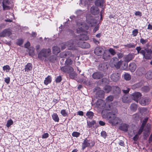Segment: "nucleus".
Returning a JSON list of instances; mask_svg holds the SVG:
<instances>
[{
  "instance_id": "nucleus-45",
  "label": "nucleus",
  "mask_w": 152,
  "mask_h": 152,
  "mask_svg": "<svg viewBox=\"0 0 152 152\" xmlns=\"http://www.w3.org/2000/svg\"><path fill=\"white\" fill-rule=\"evenodd\" d=\"M141 89L142 91L145 92H147L149 91L150 88L148 86H144L142 87Z\"/></svg>"
},
{
  "instance_id": "nucleus-2",
  "label": "nucleus",
  "mask_w": 152,
  "mask_h": 152,
  "mask_svg": "<svg viewBox=\"0 0 152 152\" xmlns=\"http://www.w3.org/2000/svg\"><path fill=\"white\" fill-rule=\"evenodd\" d=\"M51 54L50 48H43L37 52L38 58L41 61H43L45 58H47Z\"/></svg>"
},
{
  "instance_id": "nucleus-32",
  "label": "nucleus",
  "mask_w": 152,
  "mask_h": 152,
  "mask_svg": "<svg viewBox=\"0 0 152 152\" xmlns=\"http://www.w3.org/2000/svg\"><path fill=\"white\" fill-rule=\"evenodd\" d=\"M104 89L106 93H108L112 89V86L107 85L104 87Z\"/></svg>"
},
{
  "instance_id": "nucleus-7",
  "label": "nucleus",
  "mask_w": 152,
  "mask_h": 152,
  "mask_svg": "<svg viewBox=\"0 0 152 152\" xmlns=\"http://www.w3.org/2000/svg\"><path fill=\"white\" fill-rule=\"evenodd\" d=\"M111 79L113 81L116 82L121 78V74L118 72L113 73L111 75Z\"/></svg>"
},
{
  "instance_id": "nucleus-58",
  "label": "nucleus",
  "mask_w": 152,
  "mask_h": 152,
  "mask_svg": "<svg viewBox=\"0 0 152 152\" xmlns=\"http://www.w3.org/2000/svg\"><path fill=\"white\" fill-rule=\"evenodd\" d=\"M101 136L103 138H105L107 136V134L105 131H102L101 132Z\"/></svg>"
},
{
  "instance_id": "nucleus-13",
  "label": "nucleus",
  "mask_w": 152,
  "mask_h": 152,
  "mask_svg": "<svg viewBox=\"0 0 152 152\" xmlns=\"http://www.w3.org/2000/svg\"><path fill=\"white\" fill-rule=\"evenodd\" d=\"M96 105L97 107L100 109H103L106 105L104 101L102 99H99L96 102Z\"/></svg>"
},
{
  "instance_id": "nucleus-17",
  "label": "nucleus",
  "mask_w": 152,
  "mask_h": 152,
  "mask_svg": "<svg viewBox=\"0 0 152 152\" xmlns=\"http://www.w3.org/2000/svg\"><path fill=\"white\" fill-rule=\"evenodd\" d=\"M90 12L93 15H96L99 14V8L97 7L93 6L90 8Z\"/></svg>"
},
{
  "instance_id": "nucleus-37",
  "label": "nucleus",
  "mask_w": 152,
  "mask_h": 152,
  "mask_svg": "<svg viewBox=\"0 0 152 152\" xmlns=\"http://www.w3.org/2000/svg\"><path fill=\"white\" fill-rule=\"evenodd\" d=\"M122 100L123 102L125 103H127L129 102V98L126 95H124L123 96Z\"/></svg>"
},
{
  "instance_id": "nucleus-63",
  "label": "nucleus",
  "mask_w": 152,
  "mask_h": 152,
  "mask_svg": "<svg viewBox=\"0 0 152 152\" xmlns=\"http://www.w3.org/2000/svg\"><path fill=\"white\" fill-rule=\"evenodd\" d=\"M4 81L7 84H9L10 81V77H7V78H5Z\"/></svg>"
},
{
  "instance_id": "nucleus-51",
  "label": "nucleus",
  "mask_w": 152,
  "mask_h": 152,
  "mask_svg": "<svg viewBox=\"0 0 152 152\" xmlns=\"http://www.w3.org/2000/svg\"><path fill=\"white\" fill-rule=\"evenodd\" d=\"M138 29H134L132 31V35L133 37H136L137 36L138 33Z\"/></svg>"
},
{
  "instance_id": "nucleus-57",
  "label": "nucleus",
  "mask_w": 152,
  "mask_h": 152,
  "mask_svg": "<svg viewBox=\"0 0 152 152\" xmlns=\"http://www.w3.org/2000/svg\"><path fill=\"white\" fill-rule=\"evenodd\" d=\"M148 42L147 39H144L142 38H141L140 40V42L142 45L145 44Z\"/></svg>"
},
{
  "instance_id": "nucleus-16",
  "label": "nucleus",
  "mask_w": 152,
  "mask_h": 152,
  "mask_svg": "<svg viewBox=\"0 0 152 152\" xmlns=\"http://www.w3.org/2000/svg\"><path fill=\"white\" fill-rule=\"evenodd\" d=\"M10 3V2L9 0H3L2 7L4 10H8L10 9V7L8 6Z\"/></svg>"
},
{
  "instance_id": "nucleus-62",
  "label": "nucleus",
  "mask_w": 152,
  "mask_h": 152,
  "mask_svg": "<svg viewBox=\"0 0 152 152\" xmlns=\"http://www.w3.org/2000/svg\"><path fill=\"white\" fill-rule=\"evenodd\" d=\"M145 52H146L147 53L152 54V51L151 49L148 48H145Z\"/></svg>"
},
{
  "instance_id": "nucleus-30",
  "label": "nucleus",
  "mask_w": 152,
  "mask_h": 152,
  "mask_svg": "<svg viewBox=\"0 0 152 152\" xmlns=\"http://www.w3.org/2000/svg\"><path fill=\"white\" fill-rule=\"evenodd\" d=\"M105 106L104 108H105V110H112V111L113 110L114 108H113V107L111 104H108L107 103H105ZM115 109H116L115 108Z\"/></svg>"
},
{
  "instance_id": "nucleus-36",
  "label": "nucleus",
  "mask_w": 152,
  "mask_h": 152,
  "mask_svg": "<svg viewBox=\"0 0 152 152\" xmlns=\"http://www.w3.org/2000/svg\"><path fill=\"white\" fill-rule=\"evenodd\" d=\"M114 99V96L112 95H110L107 96L106 99V103L110 102L113 101Z\"/></svg>"
},
{
  "instance_id": "nucleus-60",
  "label": "nucleus",
  "mask_w": 152,
  "mask_h": 152,
  "mask_svg": "<svg viewBox=\"0 0 152 152\" xmlns=\"http://www.w3.org/2000/svg\"><path fill=\"white\" fill-rule=\"evenodd\" d=\"M49 136V134L48 133H44L42 135V139H45L48 138Z\"/></svg>"
},
{
  "instance_id": "nucleus-64",
  "label": "nucleus",
  "mask_w": 152,
  "mask_h": 152,
  "mask_svg": "<svg viewBox=\"0 0 152 152\" xmlns=\"http://www.w3.org/2000/svg\"><path fill=\"white\" fill-rule=\"evenodd\" d=\"M139 135L138 134H137L133 137V140L135 141H137V140L139 138Z\"/></svg>"
},
{
  "instance_id": "nucleus-4",
  "label": "nucleus",
  "mask_w": 152,
  "mask_h": 152,
  "mask_svg": "<svg viewBox=\"0 0 152 152\" xmlns=\"http://www.w3.org/2000/svg\"><path fill=\"white\" fill-rule=\"evenodd\" d=\"M95 144L94 142L92 141L91 139L88 140L87 138H85L82 144V149L83 150L86 148L90 147H93Z\"/></svg>"
},
{
  "instance_id": "nucleus-20",
  "label": "nucleus",
  "mask_w": 152,
  "mask_h": 152,
  "mask_svg": "<svg viewBox=\"0 0 152 152\" xmlns=\"http://www.w3.org/2000/svg\"><path fill=\"white\" fill-rule=\"evenodd\" d=\"M134 56L131 53H129L124 57V61L128 62L132 60L134 58Z\"/></svg>"
},
{
  "instance_id": "nucleus-9",
  "label": "nucleus",
  "mask_w": 152,
  "mask_h": 152,
  "mask_svg": "<svg viewBox=\"0 0 152 152\" xmlns=\"http://www.w3.org/2000/svg\"><path fill=\"white\" fill-rule=\"evenodd\" d=\"M151 102V99L147 97H142L139 103L142 106H145Z\"/></svg>"
},
{
  "instance_id": "nucleus-40",
  "label": "nucleus",
  "mask_w": 152,
  "mask_h": 152,
  "mask_svg": "<svg viewBox=\"0 0 152 152\" xmlns=\"http://www.w3.org/2000/svg\"><path fill=\"white\" fill-rule=\"evenodd\" d=\"M103 58L105 60L107 61L110 59V56L109 55L107 54L106 53H104L103 56Z\"/></svg>"
},
{
  "instance_id": "nucleus-29",
  "label": "nucleus",
  "mask_w": 152,
  "mask_h": 152,
  "mask_svg": "<svg viewBox=\"0 0 152 152\" xmlns=\"http://www.w3.org/2000/svg\"><path fill=\"white\" fill-rule=\"evenodd\" d=\"M145 76L147 79L149 80L152 79V70L148 71L145 74Z\"/></svg>"
},
{
  "instance_id": "nucleus-1",
  "label": "nucleus",
  "mask_w": 152,
  "mask_h": 152,
  "mask_svg": "<svg viewBox=\"0 0 152 152\" xmlns=\"http://www.w3.org/2000/svg\"><path fill=\"white\" fill-rule=\"evenodd\" d=\"M118 113L117 109H114L111 112L107 113L106 114V118L109 120V123L111 124L112 126H115L122 123L121 119L116 117V114Z\"/></svg>"
},
{
  "instance_id": "nucleus-53",
  "label": "nucleus",
  "mask_w": 152,
  "mask_h": 152,
  "mask_svg": "<svg viewBox=\"0 0 152 152\" xmlns=\"http://www.w3.org/2000/svg\"><path fill=\"white\" fill-rule=\"evenodd\" d=\"M148 120V118H145L144 119V120L143 121L142 123L141 126V127L144 128L146 123L147 121Z\"/></svg>"
},
{
  "instance_id": "nucleus-33",
  "label": "nucleus",
  "mask_w": 152,
  "mask_h": 152,
  "mask_svg": "<svg viewBox=\"0 0 152 152\" xmlns=\"http://www.w3.org/2000/svg\"><path fill=\"white\" fill-rule=\"evenodd\" d=\"M86 115L89 119H92L93 117L94 114L92 112L89 111L87 112Z\"/></svg>"
},
{
  "instance_id": "nucleus-56",
  "label": "nucleus",
  "mask_w": 152,
  "mask_h": 152,
  "mask_svg": "<svg viewBox=\"0 0 152 152\" xmlns=\"http://www.w3.org/2000/svg\"><path fill=\"white\" fill-rule=\"evenodd\" d=\"M61 77L60 76H58L55 80V82L56 83H59L61 82L62 80Z\"/></svg>"
},
{
  "instance_id": "nucleus-6",
  "label": "nucleus",
  "mask_w": 152,
  "mask_h": 152,
  "mask_svg": "<svg viewBox=\"0 0 152 152\" xmlns=\"http://www.w3.org/2000/svg\"><path fill=\"white\" fill-rule=\"evenodd\" d=\"M12 31L9 28L4 29L3 31L0 32V37H9L12 34Z\"/></svg>"
},
{
  "instance_id": "nucleus-35",
  "label": "nucleus",
  "mask_w": 152,
  "mask_h": 152,
  "mask_svg": "<svg viewBox=\"0 0 152 152\" xmlns=\"http://www.w3.org/2000/svg\"><path fill=\"white\" fill-rule=\"evenodd\" d=\"M137 105L135 104H132L130 106V109L131 111H135L137 109Z\"/></svg>"
},
{
  "instance_id": "nucleus-10",
  "label": "nucleus",
  "mask_w": 152,
  "mask_h": 152,
  "mask_svg": "<svg viewBox=\"0 0 152 152\" xmlns=\"http://www.w3.org/2000/svg\"><path fill=\"white\" fill-rule=\"evenodd\" d=\"M77 45L78 47L83 48H88L90 47L89 43L85 42H79L77 43Z\"/></svg>"
},
{
  "instance_id": "nucleus-5",
  "label": "nucleus",
  "mask_w": 152,
  "mask_h": 152,
  "mask_svg": "<svg viewBox=\"0 0 152 152\" xmlns=\"http://www.w3.org/2000/svg\"><path fill=\"white\" fill-rule=\"evenodd\" d=\"M141 94L138 92H135L130 95L131 99L135 101L136 102H138V100L142 96Z\"/></svg>"
},
{
  "instance_id": "nucleus-26",
  "label": "nucleus",
  "mask_w": 152,
  "mask_h": 152,
  "mask_svg": "<svg viewBox=\"0 0 152 152\" xmlns=\"http://www.w3.org/2000/svg\"><path fill=\"white\" fill-rule=\"evenodd\" d=\"M60 52V49L59 47L56 46L53 47V54L57 55Z\"/></svg>"
},
{
  "instance_id": "nucleus-34",
  "label": "nucleus",
  "mask_w": 152,
  "mask_h": 152,
  "mask_svg": "<svg viewBox=\"0 0 152 152\" xmlns=\"http://www.w3.org/2000/svg\"><path fill=\"white\" fill-rule=\"evenodd\" d=\"M51 81V79L50 77L48 76L44 80V83L45 85H47L49 83H50Z\"/></svg>"
},
{
  "instance_id": "nucleus-49",
  "label": "nucleus",
  "mask_w": 152,
  "mask_h": 152,
  "mask_svg": "<svg viewBox=\"0 0 152 152\" xmlns=\"http://www.w3.org/2000/svg\"><path fill=\"white\" fill-rule=\"evenodd\" d=\"M80 133L77 132H73L72 133V136L73 137H79Z\"/></svg>"
},
{
  "instance_id": "nucleus-19",
  "label": "nucleus",
  "mask_w": 152,
  "mask_h": 152,
  "mask_svg": "<svg viewBox=\"0 0 152 152\" xmlns=\"http://www.w3.org/2000/svg\"><path fill=\"white\" fill-rule=\"evenodd\" d=\"M70 51H66L61 53L60 54V56L61 58H66L67 57L69 58L71 55Z\"/></svg>"
},
{
  "instance_id": "nucleus-44",
  "label": "nucleus",
  "mask_w": 152,
  "mask_h": 152,
  "mask_svg": "<svg viewBox=\"0 0 152 152\" xmlns=\"http://www.w3.org/2000/svg\"><path fill=\"white\" fill-rule=\"evenodd\" d=\"M56 59V57L53 55L50 56L48 58V60L52 62H54Z\"/></svg>"
},
{
  "instance_id": "nucleus-47",
  "label": "nucleus",
  "mask_w": 152,
  "mask_h": 152,
  "mask_svg": "<svg viewBox=\"0 0 152 152\" xmlns=\"http://www.w3.org/2000/svg\"><path fill=\"white\" fill-rule=\"evenodd\" d=\"M11 69L10 66L8 65L4 66L3 67V69L4 71H6V72H8Z\"/></svg>"
},
{
  "instance_id": "nucleus-8",
  "label": "nucleus",
  "mask_w": 152,
  "mask_h": 152,
  "mask_svg": "<svg viewBox=\"0 0 152 152\" xmlns=\"http://www.w3.org/2000/svg\"><path fill=\"white\" fill-rule=\"evenodd\" d=\"M112 90L113 93L115 96H119L121 92L120 88L116 86H112Z\"/></svg>"
},
{
  "instance_id": "nucleus-31",
  "label": "nucleus",
  "mask_w": 152,
  "mask_h": 152,
  "mask_svg": "<svg viewBox=\"0 0 152 152\" xmlns=\"http://www.w3.org/2000/svg\"><path fill=\"white\" fill-rule=\"evenodd\" d=\"M52 118L53 120L55 121L58 122L59 121V118L58 116L56 113H53L52 115Z\"/></svg>"
},
{
  "instance_id": "nucleus-3",
  "label": "nucleus",
  "mask_w": 152,
  "mask_h": 152,
  "mask_svg": "<svg viewBox=\"0 0 152 152\" xmlns=\"http://www.w3.org/2000/svg\"><path fill=\"white\" fill-rule=\"evenodd\" d=\"M60 69L62 72L63 73L69 74V76L70 77H72L74 75L73 73H70L74 71L73 68L70 66H64L60 67Z\"/></svg>"
},
{
  "instance_id": "nucleus-41",
  "label": "nucleus",
  "mask_w": 152,
  "mask_h": 152,
  "mask_svg": "<svg viewBox=\"0 0 152 152\" xmlns=\"http://www.w3.org/2000/svg\"><path fill=\"white\" fill-rule=\"evenodd\" d=\"M122 62H123V61H118L116 63H115V64L114 65V66L117 69H119L121 65Z\"/></svg>"
},
{
  "instance_id": "nucleus-39",
  "label": "nucleus",
  "mask_w": 152,
  "mask_h": 152,
  "mask_svg": "<svg viewBox=\"0 0 152 152\" xmlns=\"http://www.w3.org/2000/svg\"><path fill=\"white\" fill-rule=\"evenodd\" d=\"M72 61L71 59L67 58L65 61V64L66 65L69 66L72 64Z\"/></svg>"
},
{
  "instance_id": "nucleus-21",
  "label": "nucleus",
  "mask_w": 152,
  "mask_h": 152,
  "mask_svg": "<svg viewBox=\"0 0 152 152\" xmlns=\"http://www.w3.org/2000/svg\"><path fill=\"white\" fill-rule=\"evenodd\" d=\"M145 72V69L143 68H140L136 71V75L139 76L142 75Z\"/></svg>"
},
{
  "instance_id": "nucleus-11",
  "label": "nucleus",
  "mask_w": 152,
  "mask_h": 152,
  "mask_svg": "<svg viewBox=\"0 0 152 152\" xmlns=\"http://www.w3.org/2000/svg\"><path fill=\"white\" fill-rule=\"evenodd\" d=\"M104 75L102 72H96L92 75L93 78L94 79H99L102 78Z\"/></svg>"
},
{
  "instance_id": "nucleus-59",
  "label": "nucleus",
  "mask_w": 152,
  "mask_h": 152,
  "mask_svg": "<svg viewBox=\"0 0 152 152\" xmlns=\"http://www.w3.org/2000/svg\"><path fill=\"white\" fill-rule=\"evenodd\" d=\"M126 89H123L122 90V91L125 94H127L129 93L130 91V89L129 88H128L127 87L126 88Z\"/></svg>"
},
{
  "instance_id": "nucleus-52",
  "label": "nucleus",
  "mask_w": 152,
  "mask_h": 152,
  "mask_svg": "<svg viewBox=\"0 0 152 152\" xmlns=\"http://www.w3.org/2000/svg\"><path fill=\"white\" fill-rule=\"evenodd\" d=\"M23 42V39H18L16 42L17 44L20 46H21Z\"/></svg>"
},
{
  "instance_id": "nucleus-15",
  "label": "nucleus",
  "mask_w": 152,
  "mask_h": 152,
  "mask_svg": "<svg viewBox=\"0 0 152 152\" xmlns=\"http://www.w3.org/2000/svg\"><path fill=\"white\" fill-rule=\"evenodd\" d=\"M77 39L80 40L85 41L89 39V37L87 35V33L81 34L77 36Z\"/></svg>"
},
{
  "instance_id": "nucleus-27",
  "label": "nucleus",
  "mask_w": 152,
  "mask_h": 152,
  "mask_svg": "<svg viewBox=\"0 0 152 152\" xmlns=\"http://www.w3.org/2000/svg\"><path fill=\"white\" fill-rule=\"evenodd\" d=\"M77 25L79 27L77 29V32L78 34L80 33V31H82L83 30L82 23L81 22H78L77 23Z\"/></svg>"
},
{
  "instance_id": "nucleus-12",
  "label": "nucleus",
  "mask_w": 152,
  "mask_h": 152,
  "mask_svg": "<svg viewBox=\"0 0 152 152\" xmlns=\"http://www.w3.org/2000/svg\"><path fill=\"white\" fill-rule=\"evenodd\" d=\"M86 22L91 27L93 26L96 23V20L92 17L87 18Z\"/></svg>"
},
{
  "instance_id": "nucleus-48",
  "label": "nucleus",
  "mask_w": 152,
  "mask_h": 152,
  "mask_svg": "<svg viewBox=\"0 0 152 152\" xmlns=\"http://www.w3.org/2000/svg\"><path fill=\"white\" fill-rule=\"evenodd\" d=\"M13 124V122L11 119L8 120L6 124V126L7 127H9L10 126L12 125Z\"/></svg>"
},
{
  "instance_id": "nucleus-22",
  "label": "nucleus",
  "mask_w": 152,
  "mask_h": 152,
  "mask_svg": "<svg viewBox=\"0 0 152 152\" xmlns=\"http://www.w3.org/2000/svg\"><path fill=\"white\" fill-rule=\"evenodd\" d=\"M129 125L126 124H123L119 127V129L123 131L126 132L128 131Z\"/></svg>"
},
{
  "instance_id": "nucleus-50",
  "label": "nucleus",
  "mask_w": 152,
  "mask_h": 152,
  "mask_svg": "<svg viewBox=\"0 0 152 152\" xmlns=\"http://www.w3.org/2000/svg\"><path fill=\"white\" fill-rule=\"evenodd\" d=\"M141 86V83H138L133 85L132 87L133 88H136L140 87Z\"/></svg>"
},
{
  "instance_id": "nucleus-28",
  "label": "nucleus",
  "mask_w": 152,
  "mask_h": 152,
  "mask_svg": "<svg viewBox=\"0 0 152 152\" xmlns=\"http://www.w3.org/2000/svg\"><path fill=\"white\" fill-rule=\"evenodd\" d=\"M96 96L99 98H102L104 96V91L102 90L98 91L96 93Z\"/></svg>"
},
{
  "instance_id": "nucleus-42",
  "label": "nucleus",
  "mask_w": 152,
  "mask_h": 152,
  "mask_svg": "<svg viewBox=\"0 0 152 152\" xmlns=\"http://www.w3.org/2000/svg\"><path fill=\"white\" fill-rule=\"evenodd\" d=\"M124 78L126 80H129L131 79V76L129 74L126 73L124 75Z\"/></svg>"
},
{
  "instance_id": "nucleus-23",
  "label": "nucleus",
  "mask_w": 152,
  "mask_h": 152,
  "mask_svg": "<svg viewBox=\"0 0 152 152\" xmlns=\"http://www.w3.org/2000/svg\"><path fill=\"white\" fill-rule=\"evenodd\" d=\"M129 68L130 70L132 72H134L136 68V65L134 63H131L129 65Z\"/></svg>"
},
{
  "instance_id": "nucleus-43",
  "label": "nucleus",
  "mask_w": 152,
  "mask_h": 152,
  "mask_svg": "<svg viewBox=\"0 0 152 152\" xmlns=\"http://www.w3.org/2000/svg\"><path fill=\"white\" fill-rule=\"evenodd\" d=\"M151 54L146 53L144 56V58L146 59H151L152 58V56Z\"/></svg>"
},
{
  "instance_id": "nucleus-55",
  "label": "nucleus",
  "mask_w": 152,
  "mask_h": 152,
  "mask_svg": "<svg viewBox=\"0 0 152 152\" xmlns=\"http://www.w3.org/2000/svg\"><path fill=\"white\" fill-rule=\"evenodd\" d=\"M118 61H119L118 59L117 58H116V57L113 58L112 60V64H113L114 65L115 64V63H116Z\"/></svg>"
},
{
  "instance_id": "nucleus-24",
  "label": "nucleus",
  "mask_w": 152,
  "mask_h": 152,
  "mask_svg": "<svg viewBox=\"0 0 152 152\" xmlns=\"http://www.w3.org/2000/svg\"><path fill=\"white\" fill-rule=\"evenodd\" d=\"M104 3V0H96L95 4L98 7H102L103 6Z\"/></svg>"
},
{
  "instance_id": "nucleus-54",
  "label": "nucleus",
  "mask_w": 152,
  "mask_h": 152,
  "mask_svg": "<svg viewBox=\"0 0 152 152\" xmlns=\"http://www.w3.org/2000/svg\"><path fill=\"white\" fill-rule=\"evenodd\" d=\"M109 52L112 55H114L116 53L115 50L112 48H110L108 50Z\"/></svg>"
},
{
  "instance_id": "nucleus-46",
  "label": "nucleus",
  "mask_w": 152,
  "mask_h": 152,
  "mask_svg": "<svg viewBox=\"0 0 152 152\" xmlns=\"http://www.w3.org/2000/svg\"><path fill=\"white\" fill-rule=\"evenodd\" d=\"M61 114L63 117H66L68 115V113L65 110L63 109L61 110L60 112Z\"/></svg>"
},
{
  "instance_id": "nucleus-25",
  "label": "nucleus",
  "mask_w": 152,
  "mask_h": 152,
  "mask_svg": "<svg viewBox=\"0 0 152 152\" xmlns=\"http://www.w3.org/2000/svg\"><path fill=\"white\" fill-rule=\"evenodd\" d=\"M32 69V64L31 63H28L25 66V72H28L31 70Z\"/></svg>"
},
{
  "instance_id": "nucleus-18",
  "label": "nucleus",
  "mask_w": 152,
  "mask_h": 152,
  "mask_svg": "<svg viewBox=\"0 0 152 152\" xmlns=\"http://www.w3.org/2000/svg\"><path fill=\"white\" fill-rule=\"evenodd\" d=\"M87 126L88 128H97L98 126H96V122L95 120H92L91 121L87 122Z\"/></svg>"
},
{
  "instance_id": "nucleus-14",
  "label": "nucleus",
  "mask_w": 152,
  "mask_h": 152,
  "mask_svg": "<svg viewBox=\"0 0 152 152\" xmlns=\"http://www.w3.org/2000/svg\"><path fill=\"white\" fill-rule=\"evenodd\" d=\"M104 50L100 47H97L95 49L94 53L97 56H101L103 54Z\"/></svg>"
},
{
  "instance_id": "nucleus-38",
  "label": "nucleus",
  "mask_w": 152,
  "mask_h": 152,
  "mask_svg": "<svg viewBox=\"0 0 152 152\" xmlns=\"http://www.w3.org/2000/svg\"><path fill=\"white\" fill-rule=\"evenodd\" d=\"M136 45H134L131 43H129L126 45H124V46L125 48H134L136 46Z\"/></svg>"
},
{
  "instance_id": "nucleus-61",
  "label": "nucleus",
  "mask_w": 152,
  "mask_h": 152,
  "mask_svg": "<svg viewBox=\"0 0 152 152\" xmlns=\"http://www.w3.org/2000/svg\"><path fill=\"white\" fill-rule=\"evenodd\" d=\"M143 129H144V128L140 127V129H139L137 134H138L139 135L141 134V133H142V132L143 130Z\"/></svg>"
}]
</instances>
